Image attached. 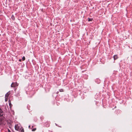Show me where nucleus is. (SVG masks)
<instances>
[{"label": "nucleus", "instance_id": "13", "mask_svg": "<svg viewBox=\"0 0 132 132\" xmlns=\"http://www.w3.org/2000/svg\"><path fill=\"white\" fill-rule=\"evenodd\" d=\"M22 59L23 61L25 60V58L24 56H23L22 58Z\"/></svg>", "mask_w": 132, "mask_h": 132}, {"label": "nucleus", "instance_id": "2", "mask_svg": "<svg viewBox=\"0 0 132 132\" xmlns=\"http://www.w3.org/2000/svg\"><path fill=\"white\" fill-rule=\"evenodd\" d=\"M18 85L16 82H12L11 84V87H14L18 86Z\"/></svg>", "mask_w": 132, "mask_h": 132}, {"label": "nucleus", "instance_id": "15", "mask_svg": "<svg viewBox=\"0 0 132 132\" xmlns=\"http://www.w3.org/2000/svg\"><path fill=\"white\" fill-rule=\"evenodd\" d=\"M8 132H11L10 130L9 129H8Z\"/></svg>", "mask_w": 132, "mask_h": 132}, {"label": "nucleus", "instance_id": "16", "mask_svg": "<svg viewBox=\"0 0 132 132\" xmlns=\"http://www.w3.org/2000/svg\"><path fill=\"white\" fill-rule=\"evenodd\" d=\"M21 131L22 132H24V129H22L21 130Z\"/></svg>", "mask_w": 132, "mask_h": 132}, {"label": "nucleus", "instance_id": "3", "mask_svg": "<svg viewBox=\"0 0 132 132\" xmlns=\"http://www.w3.org/2000/svg\"><path fill=\"white\" fill-rule=\"evenodd\" d=\"M15 130L17 131H19L20 129L19 126L18 124H16L15 125Z\"/></svg>", "mask_w": 132, "mask_h": 132}, {"label": "nucleus", "instance_id": "10", "mask_svg": "<svg viewBox=\"0 0 132 132\" xmlns=\"http://www.w3.org/2000/svg\"><path fill=\"white\" fill-rule=\"evenodd\" d=\"M92 20H93L92 18V19L89 18H88V21H92Z\"/></svg>", "mask_w": 132, "mask_h": 132}, {"label": "nucleus", "instance_id": "1", "mask_svg": "<svg viewBox=\"0 0 132 132\" xmlns=\"http://www.w3.org/2000/svg\"><path fill=\"white\" fill-rule=\"evenodd\" d=\"M5 119L4 117L0 118V125L4 126L6 124Z\"/></svg>", "mask_w": 132, "mask_h": 132}, {"label": "nucleus", "instance_id": "7", "mask_svg": "<svg viewBox=\"0 0 132 132\" xmlns=\"http://www.w3.org/2000/svg\"><path fill=\"white\" fill-rule=\"evenodd\" d=\"M114 59L115 60L118 58V57L117 55H115L113 56Z\"/></svg>", "mask_w": 132, "mask_h": 132}, {"label": "nucleus", "instance_id": "9", "mask_svg": "<svg viewBox=\"0 0 132 132\" xmlns=\"http://www.w3.org/2000/svg\"><path fill=\"white\" fill-rule=\"evenodd\" d=\"M8 100V97H5V100L6 102L7 101V100Z\"/></svg>", "mask_w": 132, "mask_h": 132}, {"label": "nucleus", "instance_id": "4", "mask_svg": "<svg viewBox=\"0 0 132 132\" xmlns=\"http://www.w3.org/2000/svg\"><path fill=\"white\" fill-rule=\"evenodd\" d=\"M4 112L0 107V116H2Z\"/></svg>", "mask_w": 132, "mask_h": 132}, {"label": "nucleus", "instance_id": "6", "mask_svg": "<svg viewBox=\"0 0 132 132\" xmlns=\"http://www.w3.org/2000/svg\"><path fill=\"white\" fill-rule=\"evenodd\" d=\"M9 103L10 108H11V107L12 106V104L11 101L10 100H9Z\"/></svg>", "mask_w": 132, "mask_h": 132}, {"label": "nucleus", "instance_id": "5", "mask_svg": "<svg viewBox=\"0 0 132 132\" xmlns=\"http://www.w3.org/2000/svg\"><path fill=\"white\" fill-rule=\"evenodd\" d=\"M10 92L9 91L8 93H7L5 95V96L6 97H8L9 95L10 94Z\"/></svg>", "mask_w": 132, "mask_h": 132}, {"label": "nucleus", "instance_id": "18", "mask_svg": "<svg viewBox=\"0 0 132 132\" xmlns=\"http://www.w3.org/2000/svg\"><path fill=\"white\" fill-rule=\"evenodd\" d=\"M19 61H21V60H19Z\"/></svg>", "mask_w": 132, "mask_h": 132}, {"label": "nucleus", "instance_id": "19", "mask_svg": "<svg viewBox=\"0 0 132 132\" xmlns=\"http://www.w3.org/2000/svg\"><path fill=\"white\" fill-rule=\"evenodd\" d=\"M32 127H33V126H32Z\"/></svg>", "mask_w": 132, "mask_h": 132}, {"label": "nucleus", "instance_id": "11", "mask_svg": "<svg viewBox=\"0 0 132 132\" xmlns=\"http://www.w3.org/2000/svg\"><path fill=\"white\" fill-rule=\"evenodd\" d=\"M11 18H12V19L13 20H14V19H15V17H14V16L13 15H12V17H11Z\"/></svg>", "mask_w": 132, "mask_h": 132}, {"label": "nucleus", "instance_id": "17", "mask_svg": "<svg viewBox=\"0 0 132 132\" xmlns=\"http://www.w3.org/2000/svg\"><path fill=\"white\" fill-rule=\"evenodd\" d=\"M30 125H29V126L28 127H29V128H30Z\"/></svg>", "mask_w": 132, "mask_h": 132}, {"label": "nucleus", "instance_id": "14", "mask_svg": "<svg viewBox=\"0 0 132 132\" xmlns=\"http://www.w3.org/2000/svg\"><path fill=\"white\" fill-rule=\"evenodd\" d=\"M59 91L60 92H63V89H61L59 90Z\"/></svg>", "mask_w": 132, "mask_h": 132}, {"label": "nucleus", "instance_id": "12", "mask_svg": "<svg viewBox=\"0 0 132 132\" xmlns=\"http://www.w3.org/2000/svg\"><path fill=\"white\" fill-rule=\"evenodd\" d=\"M36 129V128H34L33 129H32V131H35Z\"/></svg>", "mask_w": 132, "mask_h": 132}, {"label": "nucleus", "instance_id": "8", "mask_svg": "<svg viewBox=\"0 0 132 132\" xmlns=\"http://www.w3.org/2000/svg\"><path fill=\"white\" fill-rule=\"evenodd\" d=\"M8 126L10 128H11L12 127L11 124V123L8 124Z\"/></svg>", "mask_w": 132, "mask_h": 132}]
</instances>
